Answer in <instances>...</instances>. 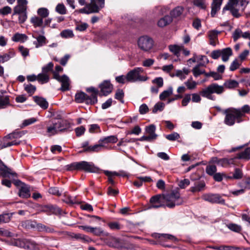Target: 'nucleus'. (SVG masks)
Segmentation results:
<instances>
[{
  "mask_svg": "<svg viewBox=\"0 0 250 250\" xmlns=\"http://www.w3.org/2000/svg\"><path fill=\"white\" fill-rule=\"evenodd\" d=\"M243 173L241 169L238 168L235 169L232 176H229L230 179H240L242 178Z\"/></svg>",
  "mask_w": 250,
  "mask_h": 250,
  "instance_id": "603ef678",
  "label": "nucleus"
},
{
  "mask_svg": "<svg viewBox=\"0 0 250 250\" xmlns=\"http://www.w3.org/2000/svg\"><path fill=\"white\" fill-rule=\"evenodd\" d=\"M58 82H61L62 86L61 90L63 91H65L69 90V86L70 84V80L66 75H63L59 80H57Z\"/></svg>",
  "mask_w": 250,
  "mask_h": 250,
  "instance_id": "f3484780",
  "label": "nucleus"
},
{
  "mask_svg": "<svg viewBox=\"0 0 250 250\" xmlns=\"http://www.w3.org/2000/svg\"><path fill=\"white\" fill-rule=\"evenodd\" d=\"M206 187V184L204 180H199L196 182L194 186L190 187V191L192 192H197L202 191Z\"/></svg>",
  "mask_w": 250,
  "mask_h": 250,
  "instance_id": "a211bd4d",
  "label": "nucleus"
},
{
  "mask_svg": "<svg viewBox=\"0 0 250 250\" xmlns=\"http://www.w3.org/2000/svg\"><path fill=\"white\" fill-rule=\"evenodd\" d=\"M139 47L144 51H148L153 47V41L148 36L141 37L138 41Z\"/></svg>",
  "mask_w": 250,
  "mask_h": 250,
  "instance_id": "6e6552de",
  "label": "nucleus"
},
{
  "mask_svg": "<svg viewBox=\"0 0 250 250\" xmlns=\"http://www.w3.org/2000/svg\"><path fill=\"white\" fill-rule=\"evenodd\" d=\"M222 4V0H213L211 4V16L214 17L218 11L220 9Z\"/></svg>",
  "mask_w": 250,
  "mask_h": 250,
  "instance_id": "412c9836",
  "label": "nucleus"
},
{
  "mask_svg": "<svg viewBox=\"0 0 250 250\" xmlns=\"http://www.w3.org/2000/svg\"><path fill=\"white\" fill-rule=\"evenodd\" d=\"M20 143V141H17L16 140L10 141L3 138V141L0 145V147L1 148H4L14 145H18Z\"/></svg>",
  "mask_w": 250,
  "mask_h": 250,
  "instance_id": "c85d7f7f",
  "label": "nucleus"
},
{
  "mask_svg": "<svg viewBox=\"0 0 250 250\" xmlns=\"http://www.w3.org/2000/svg\"><path fill=\"white\" fill-rule=\"evenodd\" d=\"M37 80L41 84L47 83L49 82V75L45 73H41L38 75Z\"/></svg>",
  "mask_w": 250,
  "mask_h": 250,
  "instance_id": "58836bf2",
  "label": "nucleus"
},
{
  "mask_svg": "<svg viewBox=\"0 0 250 250\" xmlns=\"http://www.w3.org/2000/svg\"><path fill=\"white\" fill-rule=\"evenodd\" d=\"M222 59L223 62H227L232 55V51L230 47H227L221 50Z\"/></svg>",
  "mask_w": 250,
  "mask_h": 250,
  "instance_id": "393cba45",
  "label": "nucleus"
},
{
  "mask_svg": "<svg viewBox=\"0 0 250 250\" xmlns=\"http://www.w3.org/2000/svg\"><path fill=\"white\" fill-rule=\"evenodd\" d=\"M155 130L156 127L153 125H150L146 127V131L152 140L156 139L157 137V135L155 133Z\"/></svg>",
  "mask_w": 250,
  "mask_h": 250,
  "instance_id": "a878e982",
  "label": "nucleus"
},
{
  "mask_svg": "<svg viewBox=\"0 0 250 250\" xmlns=\"http://www.w3.org/2000/svg\"><path fill=\"white\" fill-rule=\"evenodd\" d=\"M191 80L192 78H190V80H188L184 83L188 89H194L197 84L196 82L191 81Z\"/></svg>",
  "mask_w": 250,
  "mask_h": 250,
  "instance_id": "13d9d810",
  "label": "nucleus"
},
{
  "mask_svg": "<svg viewBox=\"0 0 250 250\" xmlns=\"http://www.w3.org/2000/svg\"><path fill=\"white\" fill-rule=\"evenodd\" d=\"M237 116L240 117V119L245 116L246 114L250 113V106L248 104H245L241 108H236Z\"/></svg>",
  "mask_w": 250,
  "mask_h": 250,
  "instance_id": "5701e85b",
  "label": "nucleus"
},
{
  "mask_svg": "<svg viewBox=\"0 0 250 250\" xmlns=\"http://www.w3.org/2000/svg\"><path fill=\"white\" fill-rule=\"evenodd\" d=\"M149 208H159L165 206L163 200V194H157L152 196L150 199Z\"/></svg>",
  "mask_w": 250,
  "mask_h": 250,
  "instance_id": "9b49d317",
  "label": "nucleus"
},
{
  "mask_svg": "<svg viewBox=\"0 0 250 250\" xmlns=\"http://www.w3.org/2000/svg\"><path fill=\"white\" fill-rule=\"evenodd\" d=\"M78 170H83L89 172H96L98 168L95 167L92 163L86 161H81L78 162Z\"/></svg>",
  "mask_w": 250,
  "mask_h": 250,
  "instance_id": "f8f14e48",
  "label": "nucleus"
},
{
  "mask_svg": "<svg viewBox=\"0 0 250 250\" xmlns=\"http://www.w3.org/2000/svg\"><path fill=\"white\" fill-rule=\"evenodd\" d=\"M81 13L89 14L91 13H98L99 8L96 4V0H90L89 3L86 4L85 6L79 10Z\"/></svg>",
  "mask_w": 250,
  "mask_h": 250,
  "instance_id": "9d476101",
  "label": "nucleus"
},
{
  "mask_svg": "<svg viewBox=\"0 0 250 250\" xmlns=\"http://www.w3.org/2000/svg\"><path fill=\"white\" fill-rule=\"evenodd\" d=\"M192 72L193 75L195 77H197L199 75L201 74H204L205 75L206 72L204 70L200 69L199 68H198V66H195L192 69Z\"/></svg>",
  "mask_w": 250,
  "mask_h": 250,
  "instance_id": "0e129e2a",
  "label": "nucleus"
},
{
  "mask_svg": "<svg viewBox=\"0 0 250 250\" xmlns=\"http://www.w3.org/2000/svg\"><path fill=\"white\" fill-rule=\"evenodd\" d=\"M166 138L169 141H174L180 138V135L177 132H173L171 134L167 135Z\"/></svg>",
  "mask_w": 250,
  "mask_h": 250,
  "instance_id": "052dcab7",
  "label": "nucleus"
},
{
  "mask_svg": "<svg viewBox=\"0 0 250 250\" xmlns=\"http://www.w3.org/2000/svg\"><path fill=\"white\" fill-rule=\"evenodd\" d=\"M153 83L156 84L157 86L160 88L163 86V79L162 77H157L152 81Z\"/></svg>",
  "mask_w": 250,
  "mask_h": 250,
  "instance_id": "774afa93",
  "label": "nucleus"
},
{
  "mask_svg": "<svg viewBox=\"0 0 250 250\" xmlns=\"http://www.w3.org/2000/svg\"><path fill=\"white\" fill-rule=\"evenodd\" d=\"M63 71V68L60 65H57L55 67V70L52 71L53 78L55 80H59L61 76L59 75V73Z\"/></svg>",
  "mask_w": 250,
  "mask_h": 250,
  "instance_id": "864d4df0",
  "label": "nucleus"
},
{
  "mask_svg": "<svg viewBox=\"0 0 250 250\" xmlns=\"http://www.w3.org/2000/svg\"><path fill=\"white\" fill-rule=\"evenodd\" d=\"M227 227L231 231L235 232H240L242 230L241 226L234 223H229L227 225Z\"/></svg>",
  "mask_w": 250,
  "mask_h": 250,
  "instance_id": "c03bdc74",
  "label": "nucleus"
},
{
  "mask_svg": "<svg viewBox=\"0 0 250 250\" xmlns=\"http://www.w3.org/2000/svg\"><path fill=\"white\" fill-rule=\"evenodd\" d=\"M223 85H219L216 83H212L200 92V95L203 97L206 98L212 101H215L216 97L213 94L218 95L222 94L224 91Z\"/></svg>",
  "mask_w": 250,
  "mask_h": 250,
  "instance_id": "f03ea898",
  "label": "nucleus"
},
{
  "mask_svg": "<svg viewBox=\"0 0 250 250\" xmlns=\"http://www.w3.org/2000/svg\"><path fill=\"white\" fill-rule=\"evenodd\" d=\"M169 50L178 58L180 56V52L182 50V46L177 45H170L168 46Z\"/></svg>",
  "mask_w": 250,
  "mask_h": 250,
  "instance_id": "ea45409f",
  "label": "nucleus"
},
{
  "mask_svg": "<svg viewBox=\"0 0 250 250\" xmlns=\"http://www.w3.org/2000/svg\"><path fill=\"white\" fill-rule=\"evenodd\" d=\"M78 162H74L66 166V169L68 171L78 170Z\"/></svg>",
  "mask_w": 250,
  "mask_h": 250,
  "instance_id": "e2e57ef3",
  "label": "nucleus"
},
{
  "mask_svg": "<svg viewBox=\"0 0 250 250\" xmlns=\"http://www.w3.org/2000/svg\"><path fill=\"white\" fill-rule=\"evenodd\" d=\"M238 83L234 80H230L224 83V85L228 88H233L238 86Z\"/></svg>",
  "mask_w": 250,
  "mask_h": 250,
  "instance_id": "de8ad7c7",
  "label": "nucleus"
},
{
  "mask_svg": "<svg viewBox=\"0 0 250 250\" xmlns=\"http://www.w3.org/2000/svg\"><path fill=\"white\" fill-rule=\"evenodd\" d=\"M164 107V104L163 103H158L155 104L152 109L153 113H157L158 111H161L163 110Z\"/></svg>",
  "mask_w": 250,
  "mask_h": 250,
  "instance_id": "680f3d73",
  "label": "nucleus"
},
{
  "mask_svg": "<svg viewBox=\"0 0 250 250\" xmlns=\"http://www.w3.org/2000/svg\"><path fill=\"white\" fill-rule=\"evenodd\" d=\"M108 226L113 230H119L122 228L121 225L116 222H110L108 224Z\"/></svg>",
  "mask_w": 250,
  "mask_h": 250,
  "instance_id": "338daca9",
  "label": "nucleus"
},
{
  "mask_svg": "<svg viewBox=\"0 0 250 250\" xmlns=\"http://www.w3.org/2000/svg\"><path fill=\"white\" fill-rule=\"evenodd\" d=\"M35 102L43 109H46L48 107V103L46 99L39 96H34L33 97Z\"/></svg>",
  "mask_w": 250,
  "mask_h": 250,
  "instance_id": "aec40b11",
  "label": "nucleus"
},
{
  "mask_svg": "<svg viewBox=\"0 0 250 250\" xmlns=\"http://www.w3.org/2000/svg\"><path fill=\"white\" fill-rule=\"evenodd\" d=\"M56 11L60 14L64 15L66 13V9L62 3H59L55 8Z\"/></svg>",
  "mask_w": 250,
  "mask_h": 250,
  "instance_id": "8fccbe9b",
  "label": "nucleus"
},
{
  "mask_svg": "<svg viewBox=\"0 0 250 250\" xmlns=\"http://www.w3.org/2000/svg\"><path fill=\"white\" fill-rule=\"evenodd\" d=\"M38 14L40 16L41 18L42 19L48 17L49 15V11L46 8H40L38 10Z\"/></svg>",
  "mask_w": 250,
  "mask_h": 250,
  "instance_id": "09e8293b",
  "label": "nucleus"
},
{
  "mask_svg": "<svg viewBox=\"0 0 250 250\" xmlns=\"http://www.w3.org/2000/svg\"><path fill=\"white\" fill-rule=\"evenodd\" d=\"M19 195L22 198H27L30 196V190L26 186L21 187L19 190Z\"/></svg>",
  "mask_w": 250,
  "mask_h": 250,
  "instance_id": "f704fd0d",
  "label": "nucleus"
},
{
  "mask_svg": "<svg viewBox=\"0 0 250 250\" xmlns=\"http://www.w3.org/2000/svg\"><path fill=\"white\" fill-rule=\"evenodd\" d=\"M10 105L9 96L0 97V109L5 108Z\"/></svg>",
  "mask_w": 250,
  "mask_h": 250,
  "instance_id": "e433bc0d",
  "label": "nucleus"
},
{
  "mask_svg": "<svg viewBox=\"0 0 250 250\" xmlns=\"http://www.w3.org/2000/svg\"><path fill=\"white\" fill-rule=\"evenodd\" d=\"M28 39V37L24 34L17 33L12 38V40L15 42H24Z\"/></svg>",
  "mask_w": 250,
  "mask_h": 250,
  "instance_id": "7c9ffc66",
  "label": "nucleus"
},
{
  "mask_svg": "<svg viewBox=\"0 0 250 250\" xmlns=\"http://www.w3.org/2000/svg\"><path fill=\"white\" fill-rule=\"evenodd\" d=\"M24 90L30 95H33L35 93V92L36 90V86L31 84V83L24 84Z\"/></svg>",
  "mask_w": 250,
  "mask_h": 250,
  "instance_id": "a18cd8bd",
  "label": "nucleus"
},
{
  "mask_svg": "<svg viewBox=\"0 0 250 250\" xmlns=\"http://www.w3.org/2000/svg\"><path fill=\"white\" fill-rule=\"evenodd\" d=\"M62 201L67 203L71 205L75 204H79L80 201L77 199V197H71L69 195H64L63 198L62 199Z\"/></svg>",
  "mask_w": 250,
  "mask_h": 250,
  "instance_id": "c9c22d12",
  "label": "nucleus"
},
{
  "mask_svg": "<svg viewBox=\"0 0 250 250\" xmlns=\"http://www.w3.org/2000/svg\"><path fill=\"white\" fill-rule=\"evenodd\" d=\"M61 36L64 38H72L74 37L73 31L69 29H66L61 32Z\"/></svg>",
  "mask_w": 250,
  "mask_h": 250,
  "instance_id": "5fc2aeb1",
  "label": "nucleus"
},
{
  "mask_svg": "<svg viewBox=\"0 0 250 250\" xmlns=\"http://www.w3.org/2000/svg\"><path fill=\"white\" fill-rule=\"evenodd\" d=\"M163 200L164 203H165V206L170 208L181 205L184 202L179 192L177 191H172L169 193L163 194Z\"/></svg>",
  "mask_w": 250,
  "mask_h": 250,
  "instance_id": "7ed1b4c3",
  "label": "nucleus"
},
{
  "mask_svg": "<svg viewBox=\"0 0 250 250\" xmlns=\"http://www.w3.org/2000/svg\"><path fill=\"white\" fill-rule=\"evenodd\" d=\"M22 133L21 132H13L5 136L4 138L10 141H13L16 139L20 138L21 137Z\"/></svg>",
  "mask_w": 250,
  "mask_h": 250,
  "instance_id": "79ce46f5",
  "label": "nucleus"
},
{
  "mask_svg": "<svg viewBox=\"0 0 250 250\" xmlns=\"http://www.w3.org/2000/svg\"><path fill=\"white\" fill-rule=\"evenodd\" d=\"M156 237L160 239V240H169L173 242L177 240V238L175 236L168 234H156Z\"/></svg>",
  "mask_w": 250,
  "mask_h": 250,
  "instance_id": "72a5a7b5",
  "label": "nucleus"
},
{
  "mask_svg": "<svg viewBox=\"0 0 250 250\" xmlns=\"http://www.w3.org/2000/svg\"><path fill=\"white\" fill-rule=\"evenodd\" d=\"M172 21V18L169 16H165L160 19L158 21V25L160 27H163L170 23Z\"/></svg>",
  "mask_w": 250,
  "mask_h": 250,
  "instance_id": "cd10ccee",
  "label": "nucleus"
},
{
  "mask_svg": "<svg viewBox=\"0 0 250 250\" xmlns=\"http://www.w3.org/2000/svg\"><path fill=\"white\" fill-rule=\"evenodd\" d=\"M184 8L182 6H177L170 12L171 17L176 18L180 16L183 13Z\"/></svg>",
  "mask_w": 250,
  "mask_h": 250,
  "instance_id": "2f4dec72",
  "label": "nucleus"
},
{
  "mask_svg": "<svg viewBox=\"0 0 250 250\" xmlns=\"http://www.w3.org/2000/svg\"><path fill=\"white\" fill-rule=\"evenodd\" d=\"M193 3L195 6L202 9H205L206 8V5L202 0H194Z\"/></svg>",
  "mask_w": 250,
  "mask_h": 250,
  "instance_id": "69168bd1",
  "label": "nucleus"
},
{
  "mask_svg": "<svg viewBox=\"0 0 250 250\" xmlns=\"http://www.w3.org/2000/svg\"><path fill=\"white\" fill-rule=\"evenodd\" d=\"M31 22L35 27H41L43 26V19L39 17L35 16L31 19Z\"/></svg>",
  "mask_w": 250,
  "mask_h": 250,
  "instance_id": "4c0bfd02",
  "label": "nucleus"
},
{
  "mask_svg": "<svg viewBox=\"0 0 250 250\" xmlns=\"http://www.w3.org/2000/svg\"><path fill=\"white\" fill-rule=\"evenodd\" d=\"M70 127V125L66 120H52L49 122V124L46 127V132L49 136H52L63 132Z\"/></svg>",
  "mask_w": 250,
  "mask_h": 250,
  "instance_id": "f257e3e1",
  "label": "nucleus"
},
{
  "mask_svg": "<svg viewBox=\"0 0 250 250\" xmlns=\"http://www.w3.org/2000/svg\"><path fill=\"white\" fill-rule=\"evenodd\" d=\"M221 33L216 30L209 31L208 33V37L209 40V44L215 46L218 42V36Z\"/></svg>",
  "mask_w": 250,
  "mask_h": 250,
  "instance_id": "dca6fc26",
  "label": "nucleus"
},
{
  "mask_svg": "<svg viewBox=\"0 0 250 250\" xmlns=\"http://www.w3.org/2000/svg\"><path fill=\"white\" fill-rule=\"evenodd\" d=\"M44 208L46 210L49 211L50 212L55 214H60L61 213L62 210L60 208L56 205L49 204L44 206Z\"/></svg>",
  "mask_w": 250,
  "mask_h": 250,
  "instance_id": "c756f323",
  "label": "nucleus"
},
{
  "mask_svg": "<svg viewBox=\"0 0 250 250\" xmlns=\"http://www.w3.org/2000/svg\"><path fill=\"white\" fill-rule=\"evenodd\" d=\"M101 92L104 96H107L110 93L113 89V85L108 81H104L100 85Z\"/></svg>",
  "mask_w": 250,
  "mask_h": 250,
  "instance_id": "2eb2a0df",
  "label": "nucleus"
},
{
  "mask_svg": "<svg viewBox=\"0 0 250 250\" xmlns=\"http://www.w3.org/2000/svg\"><path fill=\"white\" fill-rule=\"evenodd\" d=\"M173 88L172 87H169L168 89L164 91L159 96L161 100H165L167 97H169L172 94Z\"/></svg>",
  "mask_w": 250,
  "mask_h": 250,
  "instance_id": "37998d69",
  "label": "nucleus"
},
{
  "mask_svg": "<svg viewBox=\"0 0 250 250\" xmlns=\"http://www.w3.org/2000/svg\"><path fill=\"white\" fill-rule=\"evenodd\" d=\"M238 3V0H229L228 4L223 8V11L229 10L233 17L238 18L241 16V14L239 12V10L235 7Z\"/></svg>",
  "mask_w": 250,
  "mask_h": 250,
  "instance_id": "1a4fd4ad",
  "label": "nucleus"
},
{
  "mask_svg": "<svg viewBox=\"0 0 250 250\" xmlns=\"http://www.w3.org/2000/svg\"><path fill=\"white\" fill-rule=\"evenodd\" d=\"M72 237L77 240H81L83 241L86 242H88L89 239V238L88 236L80 233L73 234Z\"/></svg>",
  "mask_w": 250,
  "mask_h": 250,
  "instance_id": "4d7b16f0",
  "label": "nucleus"
},
{
  "mask_svg": "<svg viewBox=\"0 0 250 250\" xmlns=\"http://www.w3.org/2000/svg\"><path fill=\"white\" fill-rule=\"evenodd\" d=\"M104 146L102 144L99 143L98 144L95 145L93 146H87L83 149V152H99L101 150L102 148L104 147Z\"/></svg>",
  "mask_w": 250,
  "mask_h": 250,
  "instance_id": "bb28decb",
  "label": "nucleus"
},
{
  "mask_svg": "<svg viewBox=\"0 0 250 250\" xmlns=\"http://www.w3.org/2000/svg\"><path fill=\"white\" fill-rule=\"evenodd\" d=\"M26 8L17 5L14 8L13 15H18L24 12H26Z\"/></svg>",
  "mask_w": 250,
  "mask_h": 250,
  "instance_id": "3c124183",
  "label": "nucleus"
},
{
  "mask_svg": "<svg viewBox=\"0 0 250 250\" xmlns=\"http://www.w3.org/2000/svg\"><path fill=\"white\" fill-rule=\"evenodd\" d=\"M202 198L211 204L225 205V200L219 194L206 193L202 196Z\"/></svg>",
  "mask_w": 250,
  "mask_h": 250,
  "instance_id": "0eeeda50",
  "label": "nucleus"
},
{
  "mask_svg": "<svg viewBox=\"0 0 250 250\" xmlns=\"http://www.w3.org/2000/svg\"><path fill=\"white\" fill-rule=\"evenodd\" d=\"M235 158L238 159H250V147H248L244 151L237 153Z\"/></svg>",
  "mask_w": 250,
  "mask_h": 250,
  "instance_id": "473e14b6",
  "label": "nucleus"
},
{
  "mask_svg": "<svg viewBox=\"0 0 250 250\" xmlns=\"http://www.w3.org/2000/svg\"><path fill=\"white\" fill-rule=\"evenodd\" d=\"M15 56V52L13 49L8 50V52L3 55H0V62L3 63L9 61Z\"/></svg>",
  "mask_w": 250,
  "mask_h": 250,
  "instance_id": "b1692460",
  "label": "nucleus"
},
{
  "mask_svg": "<svg viewBox=\"0 0 250 250\" xmlns=\"http://www.w3.org/2000/svg\"><path fill=\"white\" fill-rule=\"evenodd\" d=\"M54 64L52 62H50L46 65L42 67V73L48 74V73L51 72L52 73Z\"/></svg>",
  "mask_w": 250,
  "mask_h": 250,
  "instance_id": "49530a36",
  "label": "nucleus"
},
{
  "mask_svg": "<svg viewBox=\"0 0 250 250\" xmlns=\"http://www.w3.org/2000/svg\"><path fill=\"white\" fill-rule=\"evenodd\" d=\"M13 243L14 246L30 250H36L38 249L36 243L29 239H19L15 240Z\"/></svg>",
  "mask_w": 250,
  "mask_h": 250,
  "instance_id": "423d86ee",
  "label": "nucleus"
},
{
  "mask_svg": "<svg viewBox=\"0 0 250 250\" xmlns=\"http://www.w3.org/2000/svg\"><path fill=\"white\" fill-rule=\"evenodd\" d=\"M86 90L88 93H91V95L88 96V99H87V104L92 105L97 103L99 91L93 87L87 88Z\"/></svg>",
  "mask_w": 250,
  "mask_h": 250,
  "instance_id": "ddd939ff",
  "label": "nucleus"
},
{
  "mask_svg": "<svg viewBox=\"0 0 250 250\" xmlns=\"http://www.w3.org/2000/svg\"><path fill=\"white\" fill-rule=\"evenodd\" d=\"M49 193L58 196H60L62 194V190H60L57 187H51L48 189Z\"/></svg>",
  "mask_w": 250,
  "mask_h": 250,
  "instance_id": "bf43d9fd",
  "label": "nucleus"
},
{
  "mask_svg": "<svg viewBox=\"0 0 250 250\" xmlns=\"http://www.w3.org/2000/svg\"><path fill=\"white\" fill-rule=\"evenodd\" d=\"M88 99V95L83 92H79L75 94V101L77 103H83L87 104V101Z\"/></svg>",
  "mask_w": 250,
  "mask_h": 250,
  "instance_id": "6ab92c4d",
  "label": "nucleus"
},
{
  "mask_svg": "<svg viewBox=\"0 0 250 250\" xmlns=\"http://www.w3.org/2000/svg\"><path fill=\"white\" fill-rule=\"evenodd\" d=\"M0 173L3 177L11 178L16 176V174L15 172H12L11 169L6 167L0 160Z\"/></svg>",
  "mask_w": 250,
  "mask_h": 250,
  "instance_id": "4468645a",
  "label": "nucleus"
},
{
  "mask_svg": "<svg viewBox=\"0 0 250 250\" xmlns=\"http://www.w3.org/2000/svg\"><path fill=\"white\" fill-rule=\"evenodd\" d=\"M216 170V167L213 165L208 166L206 168V172L209 175H213Z\"/></svg>",
  "mask_w": 250,
  "mask_h": 250,
  "instance_id": "6e6d98bb",
  "label": "nucleus"
},
{
  "mask_svg": "<svg viewBox=\"0 0 250 250\" xmlns=\"http://www.w3.org/2000/svg\"><path fill=\"white\" fill-rule=\"evenodd\" d=\"M236 108L230 107L223 111V113L225 115L224 123L229 125L232 126L235 123H240L243 121L242 119L237 116Z\"/></svg>",
  "mask_w": 250,
  "mask_h": 250,
  "instance_id": "20e7f679",
  "label": "nucleus"
},
{
  "mask_svg": "<svg viewBox=\"0 0 250 250\" xmlns=\"http://www.w3.org/2000/svg\"><path fill=\"white\" fill-rule=\"evenodd\" d=\"M144 69L142 67H135L127 73V82L135 83L136 82H145L148 79V77L141 75Z\"/></svg>",
  "mask_w": 250,
  "mask_h": 250,
  "instance_id": "39448f33",
  "label": "nucleus"
},
{
  "mask_svg": "<svg viewBox=\"0 0 250 250\" xmlns=\"http://www.w3.org/2000/svg\"><path fill=\"white\" fill-rule=\"evenodd\" d=\"M46 38L44 36L39 35L37 38V42H34V44L36 45V48L42 46L46 43Z\"/></svg>",
  "mask_w": 250,
  "mask_h": 250,
  "instance_id": "a19ab883",
  "label": "nucleus"
},
{
  "mask_svg": "<svg viewBox=\"0 0 250 250\" xmlns=\"http://www.w3.org/2000/svg\"><path fill=\"white\" fill-rule=\"evenodd\" d=\"M118 141V138L115 135H111L105 137H103L102 138H101L99 141V143L100 144H102V145L105 144H108V143H115Z\"/></svg>",
  "mask_w": 250,
  "mask_h": 250,
  "instance_id": "4be33fe9",
  "label": "nucleus"
}]
</instances>
